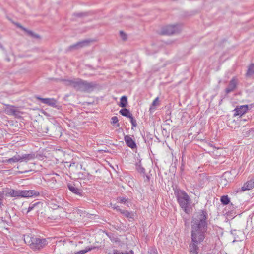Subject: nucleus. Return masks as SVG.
I'll use <instances>...</instances> for the list:
<instances>
[{"label": "nucleus", "mask_w": 254, "mask_h": 254, "mask_svg": "<svg viewBox=\"0 0 254 254\" xmlns=\"http://www.w3.org/2000/svg\"><path fill=\"white\" fill-rule=\"evenodd\" d=\"M39 195V192L35 190H19V197H29L33 196H38Z\"/></svg>", "instance_id": "nucleus-8"}, {"label": "nucleus", "mask_w": 254, "mask_h": 254, "mask_svg": "<svg viewBox=\"0 0 254 254\" xmlns=\"http://www.w3.org/2000/svg\"><path fill=\"white\" fill-rule=\"evenodd\" d=\"M28 172V170L26 169V170H24L22 171H18V173L22 174V173H25V172Z\"/></svg>", "instance_id": "nucleus-39"}, {"label": "nucleus", "mask_w": 254, "mask_h": 254, "mask_svg": "<svg viewBox=\"0 0 254 254\" xmlns=\"http://www.w3.org/2000/svg\"><path fill=\"white\" fill-rule=\"evenodd\" d=\"M113 208H114V209H116V210H117V211H119V209H120V208H119V206H115V205H114V206H113Z\"/></svg>", "instance_id": "nucleus-40"}, {"label": "nucleus", "mask_w": 254, "mask_h": 254, "mask_svg": "<svg viewBox=\"0 0 254 254\" xmlns=\"http://www.w3.org/2000/svg\"><path fill=\"white\" fill-rule=\"evenodd\" d=\"M118 118L116 116H114L111 118V124L113 125H116V126L119 127L120 125L118 123Z\"/></svg>", "instance_id": "nucleus-29"}, {"label": "nucleus", "mask_w": 254, "mask_h": 254, "mask_svg": "<svg viewBox=\"0 0 254 254\" xmlns=\"http://www.w3.org/2000/svg\"><path fill=\"white\" fill-rule=\"evenodd\" d=\"M55 175H56V176H59V175H58V174H55Z\"/></svg>", "instance_id": "nucleus-43"}, {"label": "nucleus", "mask_w": 254, "mask_h": 254, "mask_svg": "<svg viewBox=\"0 0 254 254\" xmlns=\"http://www.w3.org/2000/svg\"><path fill=\"white\" fill-rule=\"evenodd\" d=\"M67 186L69 190L73 193L79 196L82 195L81 190L76 188L74 184H69Z\"/></svg>", "instance_id": "nucleus-15"}, {"label": "nucleus", "mask_w": 254, "mask_h": 254, "mask_svg": "<svg viewBox=\"0 0 254 254\" xmlns=\"http://www.w3.org/2000/svg\"><path fill=\"white\" fill-rule=\"evenodd\" d=\"M92 41H93V40H83L82 41L77 42L76 44H74L73 45L70 46L68 48V51H72L74 50L79 49L81 48H82L88 45L89 44V43H90Z\"/></svg>", "instance_id": "nucleus-7"}, {"label": "nucleus", "mask_w": 254, "mask_h": 254, "mask_svg": "<svg viewBox=\"0 0 254 254\" xmlns=\"http://www.w3.org/2000/svg\"><path fill=\"white\" fill-rule=\"evenodd\" d=\"M29 36L33 37V38H37V39H39L40 38V36L38 34H36L35 33H34L33 31H30V30H28L27 29V31H25Z\"/></svg>", "instance_id": "nucleus-28"}, {"label": "nucleus", "mask_w": 254, "mask_h": 254, "mask_svg": "<svg viewBox=\"0 0 254 254\" xmlns=\"http://www.w3.org/2000/svg\"><path fill=\"white\" fill-rule=\"evenodd\" d=\"M24 240L25 243L29 245L32 249L35 250L42 248L46 245L47 242L45 239H40L28 235L24 236Z\"/></svg>", "instance_id": "nucleus-4"}, {"label": "nucleus", "mask_w": 254, "mask_h": 254, "mask_svg": "<svg viewBox=\"0 0 254 254\" xmlns=\"http://www.w3.org/2000/svg\"><path fill=\"white\" fill-rule=\"evenodd\" d=\"M64 84L70 86L76 90L90 92L96 87V84L93 82H88L79 78L63 80Z\"/></svg>", "instance_id": "nucleus-2"}, {"label": "nucleus", "mask_w": 254, "mask_h": 254, "mask_svg": "<svg viewBox=\"0 0 254 254\" xmlns=\"http://www.w3.org/2000/svg\"><path fill=\"white\" fill-rule=\"evenodd\" d=\"M207 213L204 211L194 214L191 222L192 241L201 243L205 238L207 229Z\"/></svg>", "instance_id": "nucleus-1"}, {"label": "nucleus", "mask_w": 254, "mask_h": 254, "mask_svg": "<svg viewBox=\"0 0 254 254\" xmlns=\"http://www.w3.org/2000/svg\"><path fill=\"white\" fill-rule=\"evenodd\" d=\"M118 201L120 203H125L127 200L124 197H119L118 198Z\"/></svg>", "instance_id": "nucleus-36"}, {"label": "nucleus", "mask_w": 254, "mask_h": 254, "mask_svg": "<svg viewBox=\"0 0 254 254\" xmlns=\"http://www.w3.org/2000/svg\"><path fill=\"white\" fill-rule=\"evenodd\" d=\"M39 204H40L39 202L35 203L34 204H30L29 206V207H28L27 211H26V213H28L29 212H30L31 211H32V210H33L34 209V208Z\"/></svg>", "instance_id": "nucleus-30"}, {"label": "nucleus", "mask_w": 254, "mask_h": 254, "mask_svg": "<svg viewBox=\"0 0 254 254\" xmlns=\"http://www.w3.org/2000/svg\"><path fill=\"white\" fill-rule=\"evenodd\" d=\"M129 118L130 119V122L132 124V127H136L137 126V124H136L135 120L134 119L133 116H131L129 117Z\"/></svg>", "instance_id": "nucleus-32"}, {"label": "nucleus", "mask_w": 254, "mask_h": 254, "mask_svg": "<svg viewBox=\"0 0 254 254\" xmlns=\"http://www.w3.org/2000/svg\"><path fill=\"white\" fill-rule=\"evenodd\" d=\"M247 75H252L254 74V64H251L248 69L247 72Z\"/></svg>", "instance_id": "nucleus-25"}, {"label": "nucleus", "mask_w": 254, "mask_h": 254, "mask_svg": "<svg viewBox=\"0 0 254 254\" xmlns=\"http://www.w3.org/2000/svg\"><path fill=\"white\" fill-rule=\"evenodd\" d=\"M221 201L224 205L228 204L230 202V199L227 195H224L221 198Z\"/></svg>", "instance_id": "nucleus-24"}, {"label": "nucleus", "mask_w": 254, "mask_h": 254, "mask_svg": "<svg viewBox=\"0 0 254 254\" xmlns=\"http://www.w3.org/2000/svg\"><path fill=\"white\" fill-rule=\"evenodd\" d=\"M3 205L2 204V201L0 199V208L1 207V206Z\"/></svg>", "instance_id": "nucleus-41"}, {"label": "nucleus", "mask_w": 254, "mask_h": 254, "mask_svg": "<svg viewBox=\"0 0 254 254\" xmlns=\"http://www.w3.org/2000/svg\"><path fill=\"white\" fill-rule=\"evenodd\" d=\"M119 211L127 218H132V214L128 211L119 209Z\"/></svg>", "instance_id": "nucleus-23"}, {"label": "nucleus", "mask_w": 254, "mask_h": 254, "mask_svg": "<svg viewBox=\"0 0 254 254\" xmlns=\"http://www.w3.org/2000/svg\"><path fill=\"white\" fill-rule=\"evenodd\" d=\"M127 99L126 96H122L120 99V102L119 104V106L122 108H125L127 107Z\"/></svg>", "instance_id": "nucleus-20"}, {"label": "nucleus", "mask_w": 254, "mask_h": 254, "mask_svg": "<svg viewBox=\"0 0 254 254\" xmlns=\"http://www.w3.org/2000/svg\"><path fill=\"white\" fill-rule=\"evenodd\" d=\"M19 190H15L13 189H7L5 191L6 195H9L11 197H19Z\"/></svg>", "instance_id": "nucleus-17"}, {"label": "nucleus", "mask_w": 254, "mask_h": 254, "mask_svg": "<svg viewBox=\"0 0 254 254\" xmlns=\"http://www.w3.org/2000/svg\"><path fill=\"white\" fill-rule=\"evenodd\" d=\"M92 248H86L85 249L80 250L79 251H78L77 252H72L71 251L70 253H69L68 254H84L87 252L90 251L92 250Z\"/></svg>", "instance_id": "nucleus-22"}, {"label": "nucleus", "mask_w": 254, "mask_h": 254, "mask_svg": "<svg viewBox=\"0 0 254 254\" xmlns=\"http://www.w3.org/2000/svg\"><path fill=\"white\" fill-rule=\"evenodd\" d=\"M120 34L121 37H122V38L123 40H126V38H127L126 35V34L123 31H121L120 32Z\"/></svg>", "instance_id": "nucleus-37"}, {"label": "nucleus", "mask_w": 254, "mask_h": 254, "mask_svg": "<svg viewBox=\"0 0 254 254\" xmlns=\"http://www.w3.org/2000/svg\"><path fill=\"white\" fill-rule=\"evenodd\" d=\"M249 106L247 105L237 106L235 108L234 114V116H242L249 110Z\"/></svg>", "instance_id": "nucleus-9"}, {"label": "nucleus", "mask_w": 254, "mask_h": 254, "mask_svg": "<svg viewBox=\"0 0 254 254\" xmlns=\"http://www.w3.org/2000/svg\"><path fill=\"white\" fill-rule=\"evenodd\" d=\"M49 205H50L51 208H52L53 209H56L59 207V205H58L57 204H55L52 202H50Z\"/></svg>", "instance_id": "nucleus-33"}, {"label": "nucleus", "mask_w": 254, "mask_h": 254, "mask_svg": "<svg viewBox=\"0 0 254 254\" xmlns=\"http://www.w3.org/2000/svg\"><path fill=\"white\" fill-rule=\"evenodd\" d=\"M237 85V80L235 78H233L230 81L228 87L226 89V93L228 94L233 91L236 89Z\"/></svg>", "instance_id": "nucleus-13"}, {"label": "nucleus", "mask_w": 254, "mask_h": 254, "mask_svg": "<svg viewBox=\"0 0 254 254\" xmlns=\"http://www.w3.org/2000/svg\"><path fill=\"white\" fill-rule=\"evenodd\" d=\"M5 111L6 114L11 115L15 116H19V111L15 109V107L13 106L8 105L5 109Z\"/></svg>", "instance_id": "nucleus-11"}, {"label": "nucleus", "mask_w": 254, "mask_h": 254, "mask_svg": "<svg viewBox=\"0 0 254 254\" xmlns=\"http://www.w3.org/2000/svg\"><path fill=\"white\" fill-rule=\"evenodd\" d=\"M56 182L57 180L55 177H52L49 179H48L47 180L48 186L51 188L55 187Z\"/></svg>", "instance_id": "nucleus-21"}, {"label": "nucleus", "mask_w": 254, "mask_h": 254, "mask_svg": "<svg viewBox=\"0 0 254 254\" xmlns=\"http://www.w3.org/2000/svg\"><path fill=\"white\" fill-rule=\"evenodd\" d=\"M15 25L18 27L22 29V30L26 31H27V29L23 27L20 24L18 23H14Z\"/></svg>", "instance_id": "nucleus-35"}, {"label": "nucleus", "mask_w": 254, "mask_h": 254, "mask_svg": "<svg viewBox=\"0 0 254 254\" xmlns=\"http://www.w3.org/2000/svg\"><path fill=\"white\" fill-rule=\"evenodd\" d=\"M125 141L126 144L131 149L136 148V145L134 141L129 135H126L124 137Z\"/></svg>", "instance_id": "nucleus-12"}, {"label": "nucleus", "mask_w": 254, "mask_h": 254, "mask_svg": "<svg viewBox=\"0 0 254 254\" xmlns=\"http://www.w3.org/2000/svg\"><path fill=\"white\" fill-rule=\"evenodd\" d=\"M136 169L140 173L144 172V169L141 166L140 163L136 164Z\"/></svg>", "instance_id": "nucleus-31"}, {"label": "nucleus", "mask_w": 254, "mask_h": 254, "mask_svg": "<svg viewBox=\"0 0 254 254\" xmlns=\"http://www.w3.org/2000/svg\"><path fill=\"white\" fill-rule=\"evenodd\" d=\"M74 15L78 17H82L86 16L87 14L86 13L79 12L74 13Z\"/></svg>", "instance_id": "nucleus-34"}, {"label": "nucleus", "mask_w": 254, "mask_h": 254, "mask_svg": "<svg viewBox=\"0 0 254 254\" xmlns=\"http://www.w3.org/2000/svg\"><path fill=\"white\" fill-rule=\"evenodd\" d=\"M181 31V26L179 25H167L162 28L161 33L163 35H173L178 34Z\"/></svg>", "instance_id": "nucleus-6"}, {"label": "nucleus", "mask_w": 254, "mask_h": 254, "mask_svg": "<svg viewBox=\"0 0 254 254\" xmlns=\"http://www.w3.org/2000/svg\"><path fill=\"white\" fill-rule=\"evenodd\" d=\"M117 239H118L115 238V239H114V240H112V241H114L115 242H117V241H118Z\"/></svg>", "instance_id": "nucleus-42"}, {"label": "nucleus", "mask_w": 254, "mask_h": 254, "mask_svg": "<svg viewBox=\"0 0 254 254\" xmlns=\"http://www.w3.org/2000/svg\"><path fill=\"white\" fill-rule=\"evenodd\" d=\"M148 254H157V251L155 249H151L148 252Z\"/></svg>", "instance_id": "nucleus-38"}, {"label": "nucleus", "mask_w": 254, "mask_h": 254, "mask_svg": "<svg viewBox=\"0 0 254 254\" xmlns=\"http://www.w3.org/2000/svg\"><path fill=\"white\" fill-rule=\"evenodd\" d=\"M254 187V180H250L245 183L241 188L242 191L250 190Z\"/></svg>", "instance_id": "nucleus-14"}, {"label": "nucleus", "mask_w": 254, "mask_h": 254, "mask_svg": "<svg viewBox=\"0 0 254 254\" xmlns=\"http://www.w3.org/2000/svg\"><path fill=\"white\" fill-rule=\"evenodd\" d=\"M133 252L132 250L129 252L127 251L122 252L117 250H114L113 254H133Z\"/></svg>", "instance_id": "nucleus-26"}, {"label": "nucleus", "mask_w": 254, "mask_h": 254, "mask_svg": "<svg viewBox=\"0 0 254 254\" xmlns=\"http://www.w3.org/2000/svg\"><path fill=\"white\" fill-rule=\"evenodd\" d=\"M35 158V155L33 153L24 154L21 155L16 154L11 158L7 159L4 161V163H13L16 162H24L25 163L33 160Z\"/></svg>", "instance_id": "nucleus-5"}, {"label": "nucleus", "mask_w": 254, "mask_h": 254, "mask_svg": "<svg viewBox=\"0 0 254 254\" xmlns=\"http://www.w3.org/2000/svg\"><path fill=\"white\" fill-rule=\"evenodd\" d=\"M37 99L41 101L42 103L47 104L53 107H57V101L53 98H43L40 97H37Z\"/></svg>", "instance_id": "nucleus-10"}, {"label": "nucleus", "mask_w": 254, "mask_h": 254, "mask_svg": "<svg viewBox=\"0 0 254 254\" xmlns=\"http://www.w3.org/2000/svg\"><path fill=\"white\" fill-rule=\"evenodd\" d=\"M199 243H196L192 241V243L190 245V252L191 254H197L198 247L197 244Z\"/></svg>", "instance_id": "nucleus-16"}, {"label": "nucleus", "mask_w": 254, "mask_h": 254, "mask_svg": "<svg viewBox=\"0 0 254 254\" xmlns=\"http://www.w3.org/2000/svg\"><path fill=\"white\" fill-rule=\"evenodd\" d=\"M254 132V129L253 128H245L242 130L243 136L245 137L252 136Z\"/></svg>", "instance_id": "nucleus-18"}, {"label": "nucleus", "mask_w": 254, "mask_h": 254, "mask_svg": "<svg viewBox=\"0 0 254 254\" xmlns=\"http://www.w3.org/2000/svg\"><path fill=\"white\" fill-rule=\"evenodd\" d=\"M175 195L180 207L186 213H190V209L189 206L190 202V199L189 195L184 191L181 190L175 191Z\"/></svg>", "instance_id": "nucleus-3"}, {"label": "nucleus", "mask_w": 254, "mask_h": 254, "mask_svg": "<svg viewBox=\"0 0 254 254\" xmlns=\"http://www.w3.org/2000/svg\"><path fill=\"white\" fill-rule=\"evenodd\" d=\"M159 98L158 97L156 98L153 101L150 107V110H154L155 109L156 105L158 104Z\"/></svg>", "instance_id": "nucleus-27"}, {"label": "nucleus", "mask_w": 254, "mask_h": 254, "mask_svg": "<svg viewBox=\"0 0 254 254\" xmlns=\"http://www.w3.org/2000/svg\"><path fill=\"white\" fill-rule=\"evenodd\" d=\"M119 113L124 116L129 118V117L132 116V114L130 113V111L128 109L124 108L123 109H122L119 111Z\"/></svg>", "instance_id": "nucleus-19"}]
</instances>
